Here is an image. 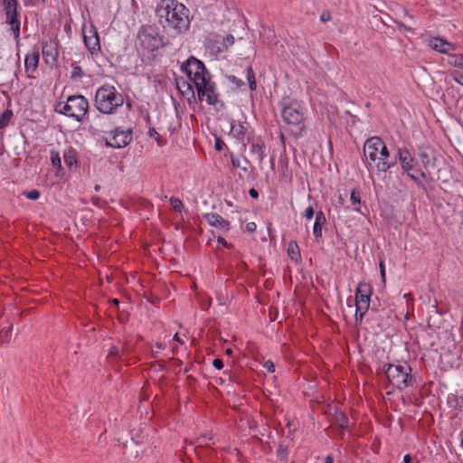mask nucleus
<instances>
[{
	"mask_svg": "<svg viewBox=\"0 0 463 463\" xmlns=\"http://www.w3.org/2000/svg\"><path fill=\"white\" fill-rule=\"evenodd\" d=\"M95 191H99L100 190V185L99 184H96L95 187H94Z\"/></svg>",
	"mask_w": 463,
	"mask_h": 463,
	"instance_id": "obj_62",
	"label": "nucleus"
},
{
	"mask_svg": "<svg viewBox=\"0 0 463 463\" xmlns=\"http://www.w3.org/2000/svg\"><path fill=\"white\" fill-rule=\"evenodd\" d=\"M175 341H177V342H180V338H179V335L178 334L176 333L175 335H174V338H173Z\"/></svg>",
	"mask_w": 463,
	"mask_h": 463,
	"instance_id": "obj_61",
	"label": "nucleus"
},
{
	"mask_svg": "<svg viewBox=\"0 0 463 463\" xmlns=\"http://www.w3.org/2000/svg\"><path fill=\"white\" fill-rule=\"evenodd\" d=\"M11 332H12V326H9L8 328L3 330L2 331L3 337L8 338L11 335Z\"/></svg>",
	"mask_w": 463,
	"mask_h": 463,
	"instance_id": "obj_53",
	"label": "nucleus"
},
{
	"mask_svg": "<svg viewBox=\"0 0 463 463\" xmlns=\"http://www.w3.org/2000/svg\"><path fill=\"white\" fill-rule=\"evenodd\" d=\"M264 142L260 137L252 138L250 142V153L257 161L261 163L264 159Z\"/></svg>",
	"mask_w": 463,
	"mask_h": 463,
	"instance_id": "obj_19",
	"label": "nucleus"
},
{
	"mask_svg": "<svg viewBox=\"0 0 463 463\" xmlns=\"http://www.w3.org/2000/svg\"><path fill=\"white\" fill-rule=\"evenodd\" d=\"M12 117L13 111L10 109H6L2 114H0V129L8 126Z\"/></svg>",
	"mask_w": 463,
	"mask_h": 463,
	"instance_id": "obj_25",
	"label": "nucleus"
},
{
	"mask_svg": "<svg viewBox=\"0 0 463 463\" xmlns=\"http://www.w3.org/2000/svg\"><path fill=\"white\" fill-rule=\"evenodd\" d=\"M288 253L292 260H297L299 257L298 246L296 242H290L288 249Z\"/></svg>",
	"mask_w": 463,
	"mask_h": 463,
	"instance_id": "obj_28",
	"label": "nucleus"
},
{
	"mask_svg": "<svg viewBox=\"0 0 463 463\" xmlns=\"http://www.w3.org/2000/svg\"><path fill=\"white\" fill-rule=\"evenodd\" d=\"M315 214V212H314V209L312 206H308L306 210H305V213H304V216L307 219V220H311L313 218Z\"/></svg>",
	"mask_w": 463,
	"mask_h": 463,
	"instance_id": "obj_44",
	"label": "nucleus"
},
{
	"mask_svg": "<svg viewBox=\"0 0 463 463\" xmlns=\"http://www.w3.org/2000/svg\"><path fill=\"white\" fill-rule=\"evenodd\" d=\"M43 54L47 62H49V59L55 61L58 58V51L52 43H43Z\"/></svg>",
	"mask_w": 463,
	"mask_h": 463,
	"instance_id": "obj_21",
	"label": "nucleus"
},
{
	"mask_svg": "<svg viewBox=\"0 0 463 463\" xmlns=\"http://www.w3.org/2000/svg\"><path fill=\"white\" fill-rule=\"evenodd\" d=\"M227 79L231 83L235 84L238 88L244 86V82L234 75H229L227 76Z\"/></svg>",
	"mask_w": 463,
	"mask_h": 463,
	"instance_id": "obj_40",
	"label": "nucleus"
},
{
	"mask_svg": "<svg viewBox=\"0 0 463 463\" xmlns=\"http://www.w3.org/2000/svg\"><path fill=\"white\" fill-rule=\"evenodd\" d=\"M383 371L389 381L399 389L412 386L414 379L411 375V368L408 364H384Z\"/></svg>",
	"mask_w": 463,
	"mask_h": 463,
	"instance_id": "obj_5",
	"label": "nucleus"
},
{
	"mask_svg": "<svg viewBox=\"0 0 463 463\" xmlns=\"http://www.w3.org/2000/svg\"><path fill=\"white\" fill-rule=\"evenodd\" d=\"M156 354H157V353H154V354H153V356H154V357H156Z\"/></svg>",
	"mask_w": 463,
	"mask_h": 463,
	"instance_id": "obj_64",
	"label": "nucleus"
},
{
	"mask_svg": "<svg viewBox=\"0 0 463 463\" xmlns=\"http://www.w3.org/2000/svg\"><path fill=\"white\" fill-rule=\"evenodd\" d=\"M90 35L86 33V32L83 30V40L86 48L91 52L94 53L100 50L99 45V39L97 30L91 26V28L89 31Z\"/></svg>",
	"mask_w": 463,
	"mask_h": 463,
	"instance_id": "obj_16",
	"label": "nucleus"
},
{
	"mask_svg": "<svg viewBox=\"0 0 463 463\" xmlns=\"http://www.w3.org/2000/svg\"><path fill=\"white\" fill-rule=\"evenodd\" d=\"M448 404L453 409L461 410L463 408V405L459 404L458 398L453 394L448 397Z\"/></svg>",
	"mask_w": 463,
	"mask_h": 463,
	"instance_id": "obj_33",
	"label": "nucleus"
},
{
	"mask_svg": "<svg viewBox=\"0 0 463 463\" xmlns=\"http://www.w3.org/2000/svg\"><path fill=\"white\" fill-rule=\"evenodd\" d=\"M40 53L37 48H33L32 52L26 54L24 60L25 71L27 72H34L38 67Z\"/></svg>",
	"mask_w": 463,
	"mask_h": 463,
	"instance_id": "obj_18",
	"label": "nucleus"
},
{
	"mask_svg": "<svg viewBox=\"0 0 463 463\" xmlns=\"http://www.w3.org/2000/svg\"><path fill=\"white\" fill-rule=\"evenodd\" d=\"M257 229V225L255 222H248L246 224V231L249 232H255Z\"/></svg>",
	"mask_w": 463,
	"mask_h": 463,
	"instance_id": "obj_50",
	"label": "nucleus"
},
{
	"mask_svg": "<svg viewBox=\"0 0 463 463\" xmlns=\"http://www.w3.org/2000/svg\"><path fill=\"white\" fill-rule=\"evenodd\" d=\"M213 365L214 366V368H216L217 370H221L223 368V362L219 359V358H216L213 360Z\"/></svg>",
	"mask_w": 463,
	"mask_h": 463,
	"instance_id": "obj_46",
	"label": "nucleus"
},
{
	"mask_svg": "<svg viewBox=\"0 0 463 463\" xmlns=\"http://www.w3.org/2000/svg\"><path fill=\"white\" fill-rule=\"evenodd\" d=\"M232 131L235 133V136L237 137L238 139H243L245 135V129L241 124H239L238 126H232Z\"/></svg>",
	"mask_w": 463,
	"mask_h": 463,
	"instance_id": "obj_36",
	"label": "nucleus"
},
{
	"mask_svg": "<svg viewBox=\"0 0 463 463\" xmlns=\"http://www.w3.org/2000/svg\"><path fill=\"white\" fill-rule=\"evenodd\" d=\"M52 165L54 167H57L58 169L61 168V161L59 152L52 150L51 151V156H50Z\"/></svg>",
	"mask_w": 463,
	"mask_h": 463,
	"instance_id": "obj_29",
	"label": "nucleus"
},
{
	"mask_svg": "<svg viewBox=\"0 0 463 463\" xmlns=\"http://www.w3.org/2000/svg\"><path fill=\"white\" fill-rule=\"evenodd\" d=\"M63 159H64V163L70 168L77 164L76 153L72 148H70L64 152Z\"/></svg>",
	"mask_w": 463,
	"mask_h": 463,
	"instance_id": "obj_22",
	"label": "nucleus"
},
{
	"mask_svg": "<svg viewBox=\"0 0 463 463\" xmlns=\"http://www.w3.org/2000/svg\"><path fill=\"white\" fill-rule=\"evenodd\" d=\"M170 203L175 212L181 213L184 209V204L179 198L172 197L170 199Z\"/></svg>",
	"mask_w": 463,
	"mask_h": 463,
	"instance_id": "obj_34",
	"label": "nucleus"
},
{
	"mask_svg": "<svg viewBox=\"0 0 463 463\" xmlns=\"http://www.w3.org/2000/svg\"><path fill=\"white\" fill-rule=\"evenodd\" d=\"M449 64L463 69V55L462 54H449Z\"/></svg>",
	"mask_w": 463,
	"mask_h": 463,
	"instance_id": "obj_23",
	"label": "nucleus"
},
{
	"mask_svg": "<svg viewBox=\"0 0 463 463\" xmlns=\"http://www.w3.org/2000/svg\"><path fill=\"white\" fill-rule=\"evenodd\" d=\"M389 156H390L389 150L386 147L385 144L383 142L381 148H380V157L378 159H379V161H387Z\"/></svg>",
	"mask_w": 463,
	"mask_h": 463,
	"instance_id": "obj_37",
	"label": "nucleus"
},
{
	"mask_svg": "<svg viewBox=\"0 0 463 463\" xmlns=\"http://www.w3.org/2000/svg\"><path fill=\"white\" fill-rule=\"evenodd\" d=\"M148 136L152 138H155L157 142V145L162 146L165 144V140H164L158 132L154 128H149L148 129Z\"/></svg>",
	"mask_w": 463,
	"mask_h": 463,
	"instance_id": "obj_31",
	"label": "nucleus"
},
{
	"mask_svg": "<svg viewBox=\"0 0 463 463\" xmlns=\"http://www.w3.org/2000/svg\"><path fill=\"white\" fill-rule=\"evenodd\" d=\"M382 144L383 140L380 137H372L366 140L364 146L363 162L369 171L372 168L373 163L379 158L377 155L380 153Z\"/></svg>",
	"mask_w": 463,
	"mask_h": 463,
	"instance_id": "obj_11",
	"label": "nucleus"
},
{
	"mask_svg": "<svg viewBox=\"0 0 463 463\" xmlns=\"http://www.w3.org/2000/svg\"><path fill=\"white\" fill-rule=\"evenodd\" d=\"M403 462L404 463H412V459H411V457L410 454H406L404 457H403Z\"/></svg>",
	"mask_w": 463,
	"mask_h": 463,
	"instance_id": "obj_56",
	"label": "nucleus"
},
{
	"mask_svg": "<svg viewBox=\"0 0 463 463\" xmlns=\"http://www.w3.org/2000/svg\"><path fill=\"white\" fill-rule=\"evenodd\" d=\"M335 421L341 429H346L348 427V418L344 413L336 415Z\"/></svg>",
	"mask_w": 463,
	"mask_h": 463,
	"instance_id": "obj_32",
	"label": "nucleus"
},
{
	"mask_svg": "<svg viewBox=\"0 0 463 463\" xmlns=\"http://www.w3.org/2000/svg\"><path fill=\"white\" fill-rule=\"evenodd\" d=\"M367 312V310H359L358 307H356L355 309V315H354V317H355V321L356 322H361L364 318V316L365 315V313Z\"/></svg>",
	"mask_w": 463,
	"mask_h": 463,
	"instance_id": "obj_42",
	"label": "nucleus"
},
{
	"mask_svg": "<svg viewBox=\"0 0 463 463\" xmlns=\"http://www.w3.org/2000/svg\"><path fill=\"white\" fill-rule=\"evenodd\" d=\"M177 88L180 90V91L184 92L182 90V88H186L187 90L191 91L193 96L194 95V89H193V86L190 82L188 81H185V80H183L182 81V85L180 84V82H177Z\"/></svg>",
	"mask_w": 463,
	"mask_h": 463,
	"instance_id": "obj_41",
	"label": "nucleus"
},
{
	"mask_svg": "<svg viewBox=\"0 0 463 463\" xmlns=\"http://www.w3.org/2000/svg\"><path fill=\"white\" fill-rule=\"evenodd\" d=\"M218 242L222 244L224 247L226 248H230L232 245L230 243H228L225 239H223L222 237H219L218 238Z\"/></svg>",
	"mask_w": 463,
	"mask_h": 463,
	"instance_id": "obj_55",
	"label": "nucleus"
},
{
	"mask_svg": "<svg viewBox=\"0 0 463 463\" xmlns=\"http://www.w3.org/2000/svg\"><path fill=\"white\" fill-rule=\"evenodd\" d=\"M83 76V71L79 65L73 64L72 65V71H71V78H81Z\"/></svg>",
	"mask_w": 463,
	"mask_h": 463,
	"instance_id": "obj_38",
	"label": "nucleus"
},
{
	"mask_svg": "<svg viewBox=\"0 0 463 463\" xmlns=\"http://www.w3.org/2000/svg\"><path fill=\"white\" fill-rule=\"evenodd\" d=\"M372 293V286L369 283L360 282L355 289V307L360 311L368 310Z\"/></svg>",
	"mask_w": 463,
	"mask_h": 463,
	"instance_id": "obj_12",
	"label": "nucleus"
},
{
	"mask_svg": "<svg viewBox=\"0 0 463 463\" xmlns=\"http://www.w3.org/2000/svg\"><path fill=\"white\" fill-rule=\"evenodd\" d=\"M24 194L30 200H37L40 197V192L36 189L26 191Z\"/></svg>",
	"mask_w": 463,
	"mask_h": 463,
	"instance_id": "obj_39",
	"label": "nucleus"
},
{
	"mask_svg": "<svg viewBox=\"0 0 463 463\" xmlns=\"http://www.w3.org/2000/svg\"><path fill=\"white\" fill-rule=\"evenodd\" d=\"M326 219L325 213L319 211L316 213L315 223L313 226V233L317 241L322 238V228L326 224Z\"/></svg>",
	"mask_w": 463,
	"mask_h": 463,
	"instance_id": "obj_20",
	"label": "nucleus"
},
{
	"mask_svg": "<svg viewBox=\"0 0 463 463\" xmlns=\"http://www.w3.org/2000/svg\"><path fill=\"white\" fill-rule=\"evenodd\" d=\"M140 45L148 52H154L164 46L163 37L151 26H142L137 33Z\"/></svg>",
	"mask_w": 463,
	"mask_h": 463,
	"instance_id": "obj_7",
	"label": "nucleus"
},
{
	"mask_svg": "<svg viewBox=\"0 0 463 463\" xmlns=\"http://www.w3.org/2000/svg\"><path fill=\"white\" fill-rule=\"evenodd\" d=\"M124 103V98L116 88L109 84L99 87L95 94V108L102 114L111 115Z\"/></svg>",
	"mask_w": 463,
	"mask_h": 463,
	"instance_id": "obj_2",
	"label": "nucleus"
},
{
	"mask_svg": "<svg viewBox=\"0 0 463 463\" xmlns=\"http://www.w3.org/2000/svg\"><path fill=\"white\" fill-rule=\"evenodd\" d=\"M3 9L5 14V23L10 26V30L13 33L14 39L16 43L20 41V30L21 22L19 20V14L17 11L18 1L17 0H3Z\"/></svg>",
	"mask_w": 463,
	"mask_h": 463,
	"instance_id": "obj_6",
	"label": "nucleus"
},
{
	"mask_svg": "<svg viewBox=\"0 0 463 463\" xmlns=\"http://www.w3.org/2000/svg\"><path fill=\"white\" fill-rule=\"evenodd\" d=\"M111 304L115 305V306H118L119 305V300L117 299V298H114L111 300Z\"/></svg>",
	"mask_w": 463,
	"mask_h": 463,
	"instance_id": "obj_60",
	"label": "nucleus"
},
{
	"mask_svg": "<svg viewBox=\"0 0 463 463\" xmlns=\"http://www.w3.org/2000/svg\"><path fill=\"white\" fill-rule=\"evenodd\" d=\"M264 368L269 372V373H274L275 372V364L272 361L270 360H268L265 362L264 364Z\"/></svg>",
	"mask_w": 463,
	"mask_h": 463,
	"instance_id": "obj_43",
	"label": "nucleus"
},
{
	"mask_svg": "<svg viewBox=\"0 0 463 463\" xmlns=\"http://www.w3.org/2000/svg\"><path fill=\"white\" fill-rule=\"evenodd\" d=\"M223 146H224L223 142L221 139L217 138L215 141V149L217 151H222L223 148Z\"/></svg>",
	"mask_w": 463,
	"mask_h": 463,
	"instance_id": "obj_52",
	"label": "nucleus"
},
{
	"mask_svg": "<svg viewBox=\"0 0 463 463\" xmlns=\"http://www.w3.org/2000/svg\"><path fill=\"white\" fill-rule=\"evenodd\" d=\"M407 175L411 179L413 180L419 186H423L421 181L419 179L418 176H416L413 173L411 172H409V174H407Z\"/></svg>",
	"mask_w": 463,
	"mask_h": 463,
	"instance_id": "obj_47",
	"label": "nucleus"
},
{
	"mask_svg": "<svg viewBox=\"0 0 463 463\" xmlns=\"http://www.w3.org/2000/svg\"><path fill=\"white\" fill-rule=\"evenodd\" d=\"M207 79L202 80L198 84L194 85L197 90L199 100H205L207 104L212 106L221 105L223 107V103L219 99V93L217 92L216 84L212 81L211 76L206 77Z\"/></svg>",
	"mask_w": 463,
	"mask_h": 463,
	"instance_id": "obj_8",
	"label": "nucleus"
},
{
	"mask_svg": "<svg viewBox=\"0 0 463 463\" xmlns=\"http://www.w3.org/2000/svg\"><path fill=\"white\" fill-rule=\"evenodd\" d=\"M183 71L187 75L190 81L196 85L202 80L207 79L206 77H210V72L205 68L203 61L191 56L183 65Z\"/></svg>",
	"mask_w": 463,
	"mask_h": 463,
	"instance_id": "obj_9",
	"label": "nucleus"
},
{
	"mask_svg": "<svg viewBox=\"0 0 463 463\" xmlns=\"http://www.w3.org/2000/svg\"><path fill=\"white\" fill-rule=\"evenodd\" d=\"M325 463H334V458L331 455H328L325 458Z\"/></svg>",
	"mask_w": 463,
	"mask_h": 463,
	"instance_id": "obj_57",
	"label": "nucleus"
},
{
	"mask_svg": "<svg viewBox=\"0 0 463 463\" xmlns=\"http://www.w3.org/2000/svg\"><path fill=\"white\" fill-rule=\"evenodd\" d=\"M350 200H351L352 204L354 207V209L355 211H359V209L356 206L360 205V203H361L360 193L354 189L352 190L351 195H350Z\"/></svg>",
	"mask_w": 463,
	"mask_h": 463,
	"instance_id": "obj_30",
	"label": "nucleus"
},
{
	"mask_svg": "<svg viewBox=\"0 0 463 463\" xmlns=\"http://www.w3.org/2000/svg\"><path fill=\"white\" fill-rule=\"evenodd\" d=\"M332 19L331 14L328 11H324L320 15V21L323 23L328 22Z\"/></svg>",
	"mask_w": 463,
	"mask_h": 463,
	"instance_id": "obj_45",
	"label": "nucleus"
},
{
	"mask_svg": "<svg viewBox=\"0 0 463 463\" xmlns=\"http://www.w3.org/2000/svg\"><path fill=\"white\" fill-rule=\"evenodd\" d=\"M281 117L284 122L292 126L291 132L296 137L302 136L306 126L304 123V109L297 100L284 102L282 105Z\"/></svg>",
	"mask_w": 463,
	"mask_h": 463,
	"instance_id": "obj_3",
	"label": "nucleus"
},
{
	"mask_svg": "<svg viewBox=\"0 0 463 463\" xmlns=\"http://www.w3.org/2000/svg\"><path fill=\"white\" fill-rule=\"evenodd\" d=\"M89 109V101L82 95L68 97L65 103H59L56 111L81 122Z\"/></svg>",
	"mask_w": 463,
	"mask_h": 463,
	"instance_id": "obj_4",
	"label": "nucleus"
},
{
	"mask_svg": "<svg viewBox=\"0 0 463 463\" xmlns=\"http://www.w3.org/2000/svg\"><path fill=\"white\" fill-rule=\"evenodd\" d=\"M397 158L404 173L415 170V158L406 147L398 148Z\"/></svg>",
	"mask_w": 463,
	"mask_h": 463,
	"instance_id": "obj_15",
	"label": "nucleus"
},
{
	"mask_svg": "<svg viewBox=\"0 0 463 463\" xmlns=\"http://www.w3.org/2000/svg\"><path fill=\"white\" fill-rule=\"evenodd\" d=\"M118 351L116 348H113L109 353L110 355H118Z\"/></svg>",
	"mask_w": 463,
	"mask_h": 463,
	"instance_id": "obj_59",
	"label": "nucleus"
},
{
	"mask_svg": "<svg viewBox=\"0 0 463 463\" xmlns=\"http://www.w3.org/2000/svg\"><path fill=\"white\" fill-rule=\"evenodd\" d=\"M419 158L421 162L422 166L424 167L425 171L417 169L416 172L419 173V175L423 178L427 179V173L429 172L430 168L435 167V151L431 147H421L419 152Z\"/></svg>",
	"mask_w": 463,
	"mask_h": 463,
	"instance_id": "obj_13",
	"label": "nucleus"
},
{
	"mask_svg": "<svg viewBox=\"0 0 463 463\" xmlns=\"http://www.w3.org/2000/svg\"><path fill=\"white\" fill-rule=\"evenodd\" d=\"M428 44L434 51L439 52L440 53L448 54V55L452 51L456 50V46L452 43H450L443 38H440V37L430 36L428 39Z\"/></svg>",
	"mask_w": 463,
	"mask_h": 463,
	"instance_id": "obj_14",
	"label": "nucleus"
},
{
	"mask_svg": "<svg viewBox=\"0 0 463 463\" xmlns=\"http://www.w3.org/2000/svg\"><path fill=\"white\" fill-rule=\"evenodd\" d=\"M453 79L459 84L463 85V75L458 71H455L453 73Z\"/></svg>",
	"mask_w": 463,
	"mask_h": 463,
	"instance_id": "obj_48",
	"label": "nucleus"
},
{
	"mask_svg": "<svg viewBox=\"0 0 463 463\" xmlns=\"http://www.w3.org/2000/svg\"><path fill=\"white\" fill-rule=\"evenodd\" d=\"M133 138V131L131 128L123 129L120 127L116 128L106 137L105 143L107 146L112 148H122L127 146Z\"/></svg>",
	"mask_w": 463,
	"mask_h": 463,
	"instance_id": "obj_10",
	"label": "nucleus"
},
{
	"mask_svg": "<svg viewBox=\"0 0 463 463\" xmlns=\"http://www.w3.org/2000/svg\"><path fill=\"white\" fill-rule=\"evenodd\" d=\"M159 23L175 33H185L190 27L189 9L177 0H161L156 9Z\"/></svg>",
	"mask_w": 463,
	"mask_h": 463,
	"instance_id": "obj_1",
	"label": "nucleus"
},
{
	"mask_svg": "<svg viewBox=\"0 0 463 463\" xmlns=\"http://www.w3.org/2000/svg\"><path fill=\"white\" fill-rule=\"evenodd\" d=\"M213 439V436H207V435H203L201 436L200 438L197 439L196 440V443H198V448H208L209 445L207 443L208 440H212Z\"/></svg>",
	"mask_w": 463,
	"mask_h": 463,
	"instance_id": "obj_35",
	"label": "nucleus"
},
{
	"mask_svg": "<svg viewBox=\"0 0 463 463\" xmlns=\"http://www.w3.org/2000/svg\"><path fill=\"white\" fill-rule=\"evenodd\" d=\"M249 194H250V197H252L254 199H257L259 197V193L254 188L250 189Z\"/></svg>",
	"mask_w": 463,
	"mask_h": 463,
	"instance_id": "obj_54",
	"label": "nucleus"
},
{
	"mask_svg": "<svg viewBox=\"0 0 463 463\" xmlns=\"http://www.w3.org/2000/svg\"><path fill=\"white\" fill-rule=\"evenodd\" d=\"M234 43V37L232 34H228L224 39V44L226 46L232 45Z\"/></svg>",
	"mask_w": 463,
	"mask_h": 463,
	"instance_id": "obj_49",
	"label": "nucleus"
},
{
	"mask_svg": "<svg viewBox=\"0 0 463 463\" xmlns=\"http://www.w3.org/2000/svg\"><path fill=\"white\" fill-rule=\"evenodd\" d=\"M244 163L241 164V160L236 157H232V165L233 167L241 168L245 173L249 172V160L247 158L243 159Z\"/></svg>",
	"mask_w": 463,
	"mask_h": 463,
	"instance_id": "obj_26",
	"label": "nucleus"
},
{
	"mask_svg": "<svg viewBox=\"0 0 463 463\" xmlns=\"http://www.w3.org/2000/svg\"><path fill=\"white\" fill-rule=\"evenodd\" d=\"M246 78L249 83V88L250 90H255L257 88V82L255 79V73L250 66L246 69Z\"/></svg>",
	"mask_w": 463,
	"mask_h": 463,
	"instance_id": "obj_24",
	"label": "nucleus"
},
{
	"mask_svg": "<svg viewBox=\"0 0 463 463\" xmlns=\"http://www.w3.org/2000/svg\"><path fill=\"white\" fill-rule=\"evenodd\" d=\"M226 354L231 355L232 354V349H227L226 350Z\"/></svg>",
	"mask_w": 463,
	"mask_h": 463,
	"instance_id": "obj_63",
	"label": "nucleus"
},
{
	"mask_svg": "<svg viewBox=\"0 0 463 463\" xmlns=\"http://www.w3.org/2000/svg\"><path fill=\"white\" fill-rule=\"evenodd\" d=\"M379 268H380V272H381V277H382L383 282L384 283L385 282V268H384V263L383 260L380 261Z\"/></svg>",
	"mask_w": 463,
	"mask_h": 463,
	"instance_id": "obj_51",
	"label": "nucleus"
},
{
	"mask_svg": "<svg viewBox=\"0 0 463 463\" xmlns=\"http://www.w3.org/2000/svg\"><path fill=\"white\" fill-rule=\"evenodd\" d=\"M156 346L157 349H164L165 348V345L163 343H160V342L156 343Z\"/></svg>",
	"mask_w": 463,
	"mask_h": 463,
	"instance_id": "obj_58",
	"label": "nucleus"
},
{
	"mask_svg": "<svg viewBox=\"0 0 463 463\" xmlns=\"http://www.w3.org/2000/svg\"><path fill=\"white\" fill-rule=\"evenodd\" d=\"M203 218L208 223L213 227L221 230L228 231L230 229V223L224 220L220 214L216 213H208L203 215Z\"/></svg>",
	"mask_w": 463,
	"mask_h": 463,
	"instance_id": "obj_17",
	"label": "nucleus"
},
{
	"mask_svg": "<svg viewBox=\"0 0 463 463\" xmlns=\"http://www.w3.org/2000/svg\"><path fill=\"white\" fill-rule=\"evenodd\" d=\"M396 161H379L376 165V169L379 172H387L391 167L394 166Z\"/></svg>",
	"mask_w": 463,
	"mask_h": 463,
	"instance_id": "obj_27",
	"label": "nucleus"
}]
</instances>
